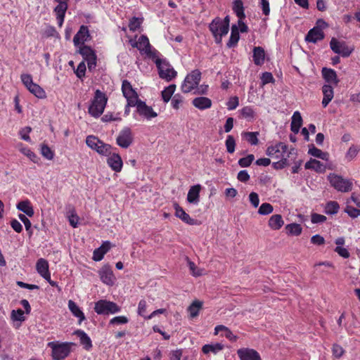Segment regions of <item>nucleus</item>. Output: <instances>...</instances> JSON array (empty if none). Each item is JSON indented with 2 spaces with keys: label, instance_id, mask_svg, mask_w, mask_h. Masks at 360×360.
I'll use <instances>...</instances> for the list:
<instances>
[{
  "label": "nucleus",
  "instance_id": "f257e3e1",
  "mask_svg": "<svg viewBox=\"0 0 360 360\" xmlns=\"http://www.w3.org/2000/svg\"><path fill=\"white\" fill-rule=\"evenodd\" d=\"M108 98L105 94L99 89L95 91L94 96L91 101L88 112L94 117H99L103 112L107 103Z\"/></svg>",
  "mask_w": 360,
  "mask_h": 360
},
{
  "label": "nucleus",
  "instance_id": "f03ea898",
  "mask_svg": "<svg viewBox=\"0 0 360 360\" xmlns=\"http://www.w3.org/2000/svg\"><path fill=\"white\" fill-rule=\"evenodd\" d=\"M72 342H59L53 341L48 343V347L51 349V357L53 360H64L71 352Z\"/></svg>",
  "mask_w": 360,
  "mask_h": 360
},
{
  "label": "nucleus",
  "instance_id": "7ed1b4c3",
  "mask_svg": "<svg viewBox=\"0 0 360 360\" xmlns=\"http://www.w3.org/2000/svg\"><path fill=\"white\" fill-rule=\"evenodd\" d=\"M266 155L276 159L283 160L285 158V155L290 157L296 155L295 150L291 148L288 150V146L283 143L278 142L275 145L269 146L266 152Z\"/></svg>",
  "mask_w": 360,
  "mask_h": 360
},
{
  "label": "nucleus",
  "instance_id": "20e7f679",
  "mask_svg": "<svg viewBox=\"0 0 360 360\" xmlns=\"http://www.w3.org/2000/svg\"><path fill=\"white\" fill-rule=\"evenodd\" d=\"M86 144L99 155L108 156L111 154L112 146L105 143L94 135L86 136Z\"/></svg>",
  "mask_w": 360,
  "mask_h": 360
},
{
  "label": "nucleus",
  "instance_id": "39448f33",
  "mask_svg": "<svg viewBox=\"0 0 360 360\" xmlns=\"http://www.w3.org/2000/svg\"><path fill=\"white\" fill-rule=\"evenodd\" d=\"M328 179L331 186L339 192L347 193L352 190L353 183L350 179H345L335 174H330Z\"/></svg>",
  "mask_w": 360,
  "mask_h": 360
},
{
  "label": "nucleus",
  "instance_id": "423d86ee",
  "mask_svg": "<svg viewBox=\"0 0 360 360\" xmlns=\"http://www.w3.org/2000/svg\"><path fill=\"white\" fill-rule=\"evenodd\" d=\"M201 79V72L195 69L191 71L185 77L181 86V90L183 93L187 94L196 89Z\"/></svg>",
  "mask_w": 360,
  "mask_h": 360
},
{
  "label": "nucleus",
  "instance_id": "0eeeda50",
  "mask_svg": "<svg viewBox=\"0 0 360 360\" xmlns=\"http://www.w3.org/2000/svg\"><path fill=\"white\" fill-rule=\"evenodd\" d=\"M155 65L158 70L159 77L167 82L172 81L177 75L176 71L172 68L169 63L166 60H157Z\"/></svg>",
  "mask_w": 360,
  "mask_h": 360
},
{
  "label": "nucleus",
  "instance_id": "6e6552de",
  "mask_svg": "<svg viewBox=\"0 0 360 360\" xmlns=\"http://www.w3.org/2000/svg\"><path fill=\"white\" fill-rule=\"evenodd\" d=\"M94 311L100 315L114 314L121 311V307L115 302L100 300L95 302Z\"/></svg>",
  "mask_w": 360,
  "mask_h": 360
},
{
  "label": "nucleus",
  "instance_id": "1a4fd4ad",
  "mask_svg": "<svg viewBox=\"0 0 360 360\" xmlns=\"http://www.w3.org/2000/svg\"><path fill=\"white\" fill-rule=\"evenodd\" d=\"M223 25L219 17L214 18L209 25V30L214 39L215 43L217 44H221L223 37L226 36L229 32V30H226L225 33L223 32Z\"/></svg>",
  "mask_w": 360,
  "mask_h": 360
},
{
  "label": "nucleus",
  "instance_id": "9d476101",
  "mask_svg": "<svg viewBox=\"0 0 360 360\" xmlns=\"http://www.w3.org/2000/svg\"><path fill=\"white\" fill-rule=\"evenodd\" d=\"M24 86L37 98L39 99H44L46 98V94L44 89L33 82L31 75H24Z\"/></svg>",
  "mask_w": 360,
  "mask_h": 360
},
{
  "label": "nucleus",
  "instance_id": "9b49d317",
  "mask_svg": "<svg viewBox=\"0 0 360 360\" xmlns=\"http://www.w3.org/2000/svg\"><path fill=\"white\" fill-rule=\"evenodd\" d=\"M79 53L82 56L84 60L87 62L88 69L92 71L96 66L97 56L96 52L89 46H79Z\"/></svg>",
  "mask_w": 360,
  "mask_h": 360
},
{
  "label": "nucleus",
  "instance_id": "f8f14e48",
  "mask_svg": "<svg viewBox=\"0 0 360 360\" xmlns=\"http://www.w3.org/2000/svg\"><path fill=\"white\" fill-rule=\"evenodd\" d=\"M122 91L127 101H129V105L135 106L139 100V96L131 83L127 79L122 81Z\"/></svg>",
  "mask_w": 360,
  "mask_h": 360
},
{
  "label": "nucleus",
  "instance_id": "ddd939ff",
  "mask_svg": "<svg viewBox=\"0 0 360 360\" xmlns=\"http://www.w3.org/2000/svg\"><path fill=\"white\" fill-rule=\"evenodd\" d=\"M134 141V136L131 129L128 127H124L119 133L116 139V143L122 148H129Z\"/></svg>",
  "mask_w": 360,
  "mask_h": 360
},
{
  "label": "nucleus",
  "instance_id": "4468645a",
  "mask_svg": "<svg viewBox=\"0 0 360 360\" xmlns=\"http://www.w3.org/2000/svg\"><path fill=\"white\" fill-rule=\"evenodd\" d=\"M330 47L334 53L345 58L349 56L353 51V49L347 46L345 41H339L334 37L330 41Z\"/></svg>",
  "mask_w": 360,
  "mask_h": 360
},
{
  "label": "nucleus",
  "instance_id": "2eb2a0df",
  "mask_svg": "<svg viewBox=\"0 0 360 360\" xmlns=\"http://www.w3.org/2000/svg\"><path fill=\"white\" fill-rule=\"evenodd\" d=\"M136 112L142 117L146 120H151L158 116L156 112H155L151 106L146 105V102L139 99L136 103Z\"/></svg>",
  "mask_w": 360,
  "mask_h": 360
},
{
  "label": "nucleus",
  "instance_id": "dca6fc26",
  "mask_svg": "<svg viewBox=\"0 0 360 360\" xmlns=\"http://www.w3.org/2000/svg\"><path fill=\"white\" fill-rule=\"evenodd\" d=\"M98 275L101 281L108 285H112L115 281V276L113 274L112 267L107 264L103 265L98 271Z\"/></svg>",
  "mask_w": 360,
  "mask_h": 360
},
{
  "label": "nucleus",
  "instance_id": "f3484780",
  "mask_svg": "<svg viewBox=\"0 0 360 360\" xmlns=\"http://www.w3.org/2000/svg\"><path fill=\"white\" fill-rule=\"evenodd\" d=\"M90 39L91 35L88 27L82 25L73 38V43L75 46H85L84 43Z\"/></svg>",
  "mask_w": 360,
  "mask_h": 360
},
{
  "label": "nucleus",
  "instance_id": "a211bd4d",
  "mask_svg": "<svg viewBox=\"0 0 360 360\" xmlns=\"http://www.w3.org/2000/svg\"><path fill=\"white\" fill-rule=\"evenodd\" d=\"M107 163L111 169L115 172H120L123 167L121 156L117 153H112L108 155Z\"/></svg>",
  "mask_w": 360,
  "mask_h": 360
},
{
  "label": "nucleus",
  "instance_id": "6ab92c4d",
  "mask_svg": "<svg viewBox=\"0 0 360 360\" xmlns=\"http://www.w3.org/2000/svg\"><path fill=\"white\" fill-rule=\"evenodd\" d=\"M240 360H262L260 354L254 349L240 348L237 350Z\"/></svg>",
  "mask_w": 360,
  "mask_h": 360
},
{
  "label": "nucleus",
  "instance_id": "aec40b11",
  "mask_svg": "<svg viewBox=\"0 0 360 360\" xmlns=\"http://www.w3.org/2000/svg\"><path fill=\"white\" fill-rule=\"evenodd\" d=\"M174 208L175 210V216L182 221L189 225L197 224V220L191 218L178 203L175 202L174 204Z\"/></svg>",
  "mask_w": 360,
  "mask_h": 360
},
{
  "label": "nucleus",
  "instance_id": "412c9836",
  "mask_svg": "<svg viewBox=\"0 0 360 360\" xmlns=\"http://www.w3.org/2000/svg\"><path fill=\"white\" fill-rule=\"evenodd\" d=\"M58 5L54 8V12L56 15V20L59 27H62L65 16V13L68 10V5L66 1H56Z\"/></svg>",
  "mask_w": 360,
  "mask_h": 360
},
{
  "label": "nucleus",
  "instance_id": "4be33fe9",
  "mask_svg": "<svg viewBox=\"0 0 360 360\" xmlns=\"http://www.w3.org/2000/svg\"><path fill=\"white\" fill-rule=\"evenodd\" d=\"M324 38V33L319 27H314L311 29L305 37V40L309 42L316 43Z\"/></svg>",
  "mask_w": 360,
  "mask_h": 360
},
{
  "label": "nucleus",
  "instance_id": "5701e85b",
  "mask_svg": "<svg viewBox=\"0 0 360 360\" xmlns=\"http://www.w3.org/2000/svg\"><path fill=\"white\" fill-rule=\"evenodd\" d=\"M201 189V186L200 184H197L193 186L190 188L188 195H187V200L189 203L192 204H198L200 200V191Z\"/></svg>",
  "mask_w": 360,
  "mask_h": 360
},
{
  "label": "nucleus",
  "instance_id": "b1692460",
  "mask_svg": "<svg viewBox=\"0 0 360 360\" xmlns=\"http://www.w3.org/2000/svg\"><path fill=\"white\" fill-rule=\"evenodd\" d=\"M321 72L322 76L326 82L332 83L335 85L338 84L339 79H338L336 72L334 70L323 68Z\"/></svg>",
  "mask_w": 360,
  "mask_h": 360
},
{
  "label": "nucleus",
  "instance_id": "393cba45",
  "mask_svg": "<svg viewBox=\"0 0 360 360\" xmlns=\"http://www.w3.org/2000/svg\"><path fill=\"white\" fill-rule=\"evenodd\" d=\"M75 334L79 338L80 344L83 346V348L89 351L92 348V342L89 335L82 330H77Z\"/></svg>",
  "mask_w": 360,
  "mask_h": 360
},
{
  "label": "nucleus",
  "instance_id": "a878e982",
  "mask_svg": "<svg viewBox=\"0 0 360 360\" xmlns=\"http://www.w3.org/2000/svg\"><path fill=\"white\" fill-rule=\"evenodd\" d=\"M291 119L290 130L296 134L299 132L303 122L300 112L299 111L294 112Z\"/></svg>",
  "mask_w": 360,
  "mask_h": 360
},
{
  "label": "nucleus",
  "instance_id": "bb28decb",
  "mask_svg": "<svg viewBox=\"0 0 360 360\" xmlns=\"http://www.w3.org/2000/svg\"><path fill=\"white\" fill-rule=\"evenodd\" d=\"M322 92L323 94L322 105L323 108H326L333 98V88L329 84H324L322 87Z\"/></svg>",
  "mask_w": 360,
  "mask_h": 360
},
{
  "label": "nucleus",
  "instance_id": "cd10ccee",
  "mask_svg": "<svg viewBox=\"0 0 360 360\" xmlns=\"http://www.w3.org/2000/svg\"><path fill=\"white\" fill-rule=\"evenodd\" d=\"M193 105L200 110H205L212 106V101L207 97H197L192 101Z\"/></svg>",
  "mask_w": 360,
  "mask_h": 360
},
{
  "label": "nucleus",
  "instance_id": "c85d7f7f",
  "mask_svg": "<svg viewBox=\"0 0 360 360\" xmlns=\"http://www.w3.org/2000/svg\"><path fill=\"white\" fill-rule=\"evenodd\" d=\"M253 61L256 65H262L264 63L265 51L261 46H255L253 49Z\"/></svg>",
  "mask_w": 360,
  "mask_h": 360
},
{
  "label": "nucleus",
  "instance_id": "c756f323",
  "mask_svg": "<svg viewBox=\"0 0 360 360\" xmlns=\"http://www.w3.org/2000/svg\"><path fill=\"white\" fill-rule=\"evenodd\" d=\"M240 39L239 29L237 25H233L231 27V36L226 44L228 48H234L237 46Z\"/></svg>",
  "mask_w": 360,
  "mask_h": 360
},
{
  "label": "nucleus",
  "instance_id": "7c9ffc66",
  "mask_svg": "<svg viewBox=\"0 0 360 360\" xmlns=\"http://www.w3.org/2000/svg\"><path fill=\"white\" fill-rule=\"evenodd\" d=\"M68 308L72 314L77 318L79 319V323H81L82 321L85 320V316L83 311L80 309V308L77 305V304L72 301H68Z\"/></svg>",
  "mask_w": 360,
  "mask_h": 360
},
{
  "label": "nucleus",
  "instance_id": "2f4dec72",
  "mask_svg": "<svg viewBox=\"0 0 360 360\" xmlns=\"http://www.w3.org/2000/svg\"><path fill=\"white\" fill-rule=\"evenodd\" d=\"M284 224V221L283 220L282 216L281 214H274L272 215L268 222L269 226L272 230H278L280 229Z\"/></svg>",
  "mask_w": 360,
  "mask_h": 360
},
{
  "label": "nucleus",
  "instance_id": "473e14b6",
  "mask_svg": "<svg viewBox=\"0 0 360 360\" xmlns=\"http://www.w3.org/2000/svg\"><path fill=\"white\" fill-rule=\"evenodd\" d=\"M11 320L13 327L19 328L22 323V309L12 310L11 314Z\"/></svg>",
  "mask_w": 360,
  "mask_h": 360
},
{
  "label": "nucleus",
  "instance_id": "72a5a7b5",
  "mask_svg": "<svg viewBox=\"0 0 360 360\" xmlns=\"http://www.w3.org/2000/svg\"><path fill=\"white\" fill-rule=\"evenodd\" d=\"M133 47L137 48L141 53L144 52V49H147L151 46L147 36L141 35L137 42L131 44Z\"/></svg>",
  "mask_w": 360,
  "mask_h": 360
},
{
  "label": "nucleus",
  "instance_id": "f704fd0d",
  "mask_svg": "<svg viewBox=\"0 0 360 360\" xmlns=\"http://www.w3.org/2000/svg\"><path fill=\"white\" fill-rule=\"evenodd\" d=\"M224 345L219 342H217L215 344H207L202 346V352L205 354H207L210 352L216 354L220 351H221L224 349Z\"/></svg>",
  "mask_w": 360,
  "mask_h": 360
},
{
  "label": "nucleus",
  "instance_id": "c9c22d12",
  "mask_svg": "<svg viewBox=\"0 0 360 360\" xmlns=\"http://www.w3.org/2000/svg\"><path fill=\"white\" fill-rule=\"evenodd\" d=\"M233 13L236 15L240 19L245 18V8L242 0H235L233 3L232 7Z\"/></svg>",
  "mask_w": 360,
  "mask_h": 360
},
{
  "label": "nucleus",
  "instance_id": "e433bc0d",
  "mask_svg": "<svg viewBox=\"0 0 360 360\" xmlns=\"http://www.w3.org/2000/svg\"><path fill=\"white\" fill-rule=\"evenodd\" d=\"M308 153L315 158H320L323 160H328L329 156L328 153L323 152L321 150L315 147L314 144L309 146Z\"/></svg>",
  "mask_w": 360,
  "mask_h": 360
},
{
  "label": "nucleus",
  "instance_id": "4c0bfd02",
  "mask_svg": "<svg viewBox=\"0 0 360 360\" xmlns=\"http://www.w3.org/2000/svg\"><path fill=\"white\" fill-rule=\"evenodd\" d=\"M305 169H313L316 172H323L324 170V166L320 161L311 158L308 162L305 163Z\"/></svg>",
  "mask_w": 360,
  "mask_h": 360
},
{
  "label": "nucleus",
  "instance_id": "58836bf2",
  "mask_svg": "<svg viewBox=\"0 0 360 360\" xmlns=\"http://www.w3.org/2000/svg\"><path fill=\"white\" fill-rule=\"evenodd\" d=\"M176 88V86L175 84H170L162 91V98L165 103H168L170 100L172 101Z\"/></svg>",
  "mask_w": 360,
  "mask_h": 360
},
{
  "label": "nucleus",
  "instance_id": "ea45409f",
  "mask_svg": "<svg viewBox=\"0 0 360 360\" xmlns=\"http://www.w3.org/2000/svg\"><path fill=\"white\" fill-rule=\"evenodd\" d=\"M36 269L40 276L49 272V265L47 260L44 258L39 259L36 264Z\"/></svg>",
  "mask_w": 360,
  "mask_h": 360
},
{
  "label": "nucleus",
  "instance_id": "a19ab883",
  "mask_svg": "<svg viewBox=\"0 0 360 360\" xmlns=\"http://www.w3.org/2000/svg\"><path fill=\"white\" fill-rule=\"evenodd\" d=\"M340 210V205L338 202L330 200L328 202L324 207V212L326 214H335Z\"/></svg>",
  "mask_w": 360,
  "mask_h": 360
},
{
  "label": "nucleus",
  "instance_id": "79ce46f5",
  "mask_svg": "<svg viewBox=\"0 0 360 360\" xmlns=\"http://www.w3.org/2000/svg\"><path fill=\"white\" fill-rule=\"evenodd\" d=\"M202 307V302L198 300L194 301L188 308L191 318H195L198 316L199 311Z\"/></svg>",
  "mask_w": 360,
  "mask_h": 360
},
{
  "label": "nucleus",
  "instance_id": "37998d69",
  "mask_svg": "<svg viewBox=\"0 0 360 360\" xmlns=\"http://www.w3.org/2000/svg\"><path fill=\"white\" fill-rule=\"evenodd\" d=\"M285 229L288 234L292 236H300L302 233V228L300 224L292 223L285 226Z\"/></svg>",
  "mask_w": 360,
  "mask_h": 360
},
{
  "label": "nucleus",
  "instance_id": "c03bdc74",
  "mask_svg": "<svg viewBox=\"0 0 360 360\" xmlns=\"http://www.w3.org/2000/svg\"><path fill=\"white\" fill-rule=\"evenodd\" d=\"M241 116L248 121H252L255 118V111L250 106H245L240 110Z\"/></svg>",
  "mask_w": 360,
  "mask_h": 360
},
{
  "label": "nucleus",
  "instance_id": "a18cd8bd",
  "mask_svg": "<svg viewBox=\"0 0 360 360\" xmlns=\"http://www.w3.org/2000/svg\"><path fill=\"white\" fill-rule=\"evenodd\" d=\"M143 53L155 63L157 60H162L159 57V56L160 55V52L155 49L153 48L152 46L147 49H144Z\"/></svg>",
  "mask_w": 360,
  "mask_h": 360
},
{
  "label": "nucleus",
  "instance_id": "49530a36",
  "mask_svg": "<svg viewBox=\"0 0 360 360\" xmlns=\"http://www.w3.org/2000/svg\"><path fill=\"white\" fill-rule=\"evenodd\" d=\"M184 102V98L179 94H176L173 96L171 101V105L175 110L179 109Z\"/></svg>",
  "mask_w": 360,
  "mask_h": 360
},
{
  "label": "nucleus",
  "instance_id": "de8ad7c7",
  "mask_svg": "<svg viewBox=\"0 0 360 360\" xmlns=\"http://www.w3.org/2000/svg\"><path fill=\"white\" fill-rule=\"evenodd\" d=\"M143 22V18L133 17L129 20V29L131 32H135L139 30Z\"/></svg>",
  "mask_w": 360,
  "mask_h": 360
},
{
  "label": "nucleus",
  "instance_id": "09e8293b",
  "mask_svg": "<svg viewBox=\"0 0 360 360\" xmlns=\"http://www.w3.org/2000/svg\"><path fill=\"white\" fill-rule=\"evenodd\" d=\"M259 135L258 132H245L243 134L244 138L246 139L248 142H249L251 145H257L259 140L257 136Z\"/></svg>",
  "mask_w": 360,
  "mask_h": 360
},
{
  "label": "nucleus",
  "instance_id": "8fccbe9b",
  "mask_svg": "<svg viewBox=\"0 0 360 360\" xmlns=\"http://www.w3.org/2000/svg\"><path fill=\"white\" fill-rule=\"evenodd\" d=\"M226 150L229 153H233L236 148V141L233 136L229 135L225 141Z\"/></svg>",
  "mask_w": 360,
  "mask_h": 360
},
{
  "label": "nucleus",
  "instance_id": "3c124183",
  "mask_svg": "<svg viewBox=\"0 0 360 360\" xmlns=\"http://www.w3.org/2000/svg\"><path fill=\"white\" fill-rule=\"evenodd\" d=\"M68 217L70 224L73 228H77L78 226L79 218L74 209L68 212Z\"/></svg>",
  "mask_w": 360,
  "mask_h": 360
},
{
  "label": "nucleus",
  "instance_id": "603ef678",
  "mask_svg": "<svg viewBox=\"0 0 360 360\" xmlns=\"http://www.w3.org/2000/svg\"><path fill=\"white\" fill-rule=\"evenodd\" d=\"M273 211L274 207L270 203L264 202L260 205L258 213L261 215H267L272 213Z\"/></svg>",
  "mask_w": 360,
  "mask_h": 360
},
{
  "label": "nucleus",
  "instance_id": "864d4df0",
  "mask_svg": "<svg viewBox=\"0 0 360 360\" xmlns=\"http://www.w3.org/2000/svg\"><path fill=\"white\" fill-rule=\"evenodd\" d=\"M41 155L49 160L53 158L54 152L46 144L41 145Z\"/></svg>",
  "mask_w": 360,
  "mask_h": 360
},
{
  "label": "nucleus",
  "instance_id": "5fc2aeb1",
  "mask_svg": "<svg viewBox=\"0 0 360 360\" xmlns=\"http://www.w3.org/2000/svg\"><path fill=\"white\" fill-rule=\"evenodd\" d=\"M254 160H255L254 155L250 154V155H248L245 158H242L239 159L238 165L241 167H249L252 164V162H253Z\"/></svg>",
  "mask_w": 360,
  "mask_h": 360
},
{
  "label": "nucleus",
  "instance_id": "6e6d98bb",
  "mask_svg": "<svg viewBox=\"0 0 360 360\" xmlns=\"http://www.w3.org/2000/svg\"><path fill=\"white\" fill-rule=\"evenodd\" d=\"M129 322V319L125 316H115L109 321L110 325L126 324Z\"/></svg>",
  "mask_w": 360,
  "mask_h": 360
},
{
  "label": "nucleus",
  "instance_id": "4d7b16f0",
  "mask_svg": "<svg viewBox=\"0 0 360 360\" xmlns=\"http://www.w3.org/2000/svg\"><path fill=\"white\" fill-rule=\"evenodd\" d=\"M360 150V148L356 146L352 145L348 149L346 153V158L349 160H352L354 159L358 154V152Z\"/></svg>",
  "mask_w": 360,
  "mask_h": 360
},
{
  "label": "nucleus",
  "instance_id": "13d9d810",
  "mask_svg": "<svg viewBox=\"0 0 360 360\" xmlns=\"http://www.w3.org/2000/svg\"><path fill=\"white\" fill-rule=\"evenodd\" d=\"M147 309V302L145 300H141L139 302L137 313L139 316H143L144 319L147 317L146 316V311Z\"/></svg>",
  "mask_w": 360,
  "mask_h": 360
},
{
  "label": "nucleus",
  "instance_id": "bf43d9fd",
  "mask_svg": "<svg viewBox=\"0 0 360 360\" xmlns=\"http://www.w3.org/2000/svg\"><path fill=\"white\" fill-rule=\"evenodd\" d=\"M333 355L337 358H340L345 353V350L342 346L338 344H334L332 347Z\"/></svg>",
  "mask_w": 360,
  "mask_h": 360
},
{
  "label": "nucleus",
  "instance_id": "052dcab7",
  "mask_svg": "<svg viewBox=\"0 0 360 360\" xmlns=\"http://www.w3.org/2000/svg\"><path fill=\"white\" fill-rule=\"evenodd\" d=\"M24 214L28 217H32L34 214V210L29 200H24Z\"/></svg>",
  "mask_w": 360,
  "mask_h": 360
},
{
  "label": "nucleus",
  "instance_id": "680f3d73",
  "mask_svg": "<svg viewBox=\"0 0 360 360\" xmlns=\"http://www.w3.org/2000/svg\"><path fill=\"white\" fill-rule=\"evenodd\" d=\"M86 70V68L85 63L84 61L81 62L77 65V70L75 71V74H76L77 77L79 79L83 78L85 75Z\"/></svg>",
  "mask_w": 360,
  "mask_h": 360
},
{
  "label": "nucleus",
  "instance_id": "e2e57ef3",
  "mask_svg": "<svg viewBox=\"0 0 360 360\" xmlns=\"http://www.w3.org/2000/svg\"><path fill=\"white\" fill-rule=\"evenodd\" d=\"M290 165L288 158L280 160L278 162H274L272 166L276 169H281Z\"/></svg>",
  "mask_w": 360,
  "mask_h": 360
},
{
  "label": "nucleus",
  "instance_id": "0e129e2a",
  "mask_svg": "<svg viewBox=\"0 0 360 360\" xmlns=\"http://www.w3.org/2000/svg\"><path fill=\"white\" fill-rule=\"evenodd\" d=\"M262 85H265L274 82V78L271 72H265L261 77Z\"/></svg>",
  "mask_w": 360,
  "mask_h": 360
},
{
  "label": "nucleus",
  "instance_id": "69168bd1",
  "mask_svg": "<svg viewBox=\"0 0 360 360\" xmlns=\"http://www.w3.org/2000/svg\"><path fill=\"white\" fill-rule=\"evenodd\" d=\"M345 212L352 218H356L359 214V210L352 206L347 205L345 209Z\"/></svg>",
  "mask_w": 360,
  "mask_h": 360
},
{
  "label": "nucleus",
  "instance_id": "338daca9",
  "mask_svg": "<svg viewBox=\"0 0 360 360\" xmlns=\"http://www.w3.org/2000/svg\"><path fill=\"white\" fill-rule=\"evenodd\" d=\"M239 105V100L237 96L231 97L227 102V108L230 110H235Z\"/></svg>",
  "mask_w": 360,
  "mask_h": 360
},
{
  "label": "nucleus",
  "instance_id": "774afa93",
  "mask_svg": "<svg viewBox=\"0 0 360 360\" xmlns=\"http://www.w3.org/2000/svg\"><path fill=\"white\" fill-rule=\"evenodd\" d=\"M334 251L337 252L340 257L347 259L349 257L350 254L347 249L342 248L341 246H337Z\"/></svg>",
  "mask_w": 360,
  "mask_h": 360
}]
</instances>
